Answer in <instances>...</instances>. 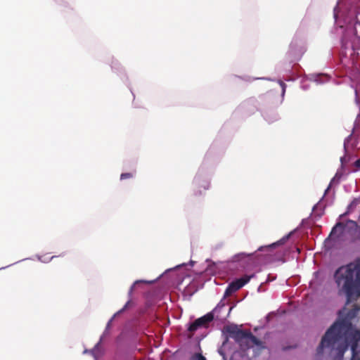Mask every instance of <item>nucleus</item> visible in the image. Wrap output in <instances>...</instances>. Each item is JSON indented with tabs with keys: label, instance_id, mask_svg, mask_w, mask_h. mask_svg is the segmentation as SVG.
<instances>
[{
	"label": "nucleus",
	"instance_id": "f257e3e1",
	"mask_svg": "<svg viewBox=\"0 0 360 360\" xmlns=\"http://www.w3.org/2000/svg\"><path fill=\"white\" fill-rule=\"evenodd\" d=\"M325 348L335 350V360H342L349 352V360H360V330L354 329L351 321L343 319L335 322L326 331L317 348L321 354Z\"/></svg>",
	"mask_w": 360,
	"mask_h": 360
},
{
	"label": "nucleus",
	"instance_id": "f03ea898",
	"mask_svg": "<svg viewBox=\"0 0 360 360\" xmlns=\"http://www.w3.org/2000/svg\"><path fill=\"white\" fill-rule=\"evenodd\" d=\"M333 277L338 293L345 294L347 302L360 297V258L340 266Z\"/></svg>",
	"mask_w": 360,
	"mask_h": 360
},
{
	"label": "nucleus",
	"instance_id": "7ed1b4c3",
	"mask_svg": "<svg viewBox=\"0 0 360 360\" xmlns=\"http://www.w3.org/2000/svg\"><path fill=\"white\" fill-rule=\"evenodd\" d=\"M224 331L243 349L254 346H257L259 349L265 348L264 343L258 340L250 331L240 330L236 325L225 326Z\"/></svg>",
	"mask_w": 360,
	"mask_h": 360
},
{
	"label": "nucleus",
	"instance_id": "20e7f679",
	"mask_svg": "<svg viewBox=\"0 0 360 360\" xmlns=\"http://www.w3.org/2000/svg\"><path fill=\"white\" fill-rule=\"evenodd\" d=\"M353 34L352 39H348L347 35L344 36L342 44L345 49H351L353 51L360 49V22L358 20L354 25Z\"/></svg>",
	"mask_w": 360,
	"mask_h": 360
},
{
	"label": "nucleus",
	"instance_id": "39448f33",
	"mask_svg": "<svg viewBox=\"0 0 360 360\" xmlns=\"http://www.w3.org/2000/svg\"><path fill=\"white\" fill-rule=\"evenodd\" d=\"M262 255L257 253V252L252 253L240 252L235 255L233 257L234 262H247L250 266H256L262 261Z\"/></svg>",
	"mask_w": 360,
	"mask_h": 360
},
{
	"label": "nucleus",
	"instance_id": "423d86ee",
	"mask_svg": "<svg viewBox=\"0 0 360 360\" xmlns=\"http://www.w3.org/2000/svg\"><path fill=\"white\" fill-rule=\"evenodd\" d=\"M214 319V314L212 312H209L202 317L195 319L192 323L190 324L188 330L191 333V336L199 328H207L210 323Z\"/></svg>",
	"mask_w": 360,
	"mask_h": 360
},
{
	"label": "nucleus",
	"instance_id": "0eeeda50",
	"mask_svg": "<svg viewBox=\"0 0 360 360\" xmlns=\"http://www.w3.org/2000/svg\"><path fill=\"white\" fill-rule=\"evenodd\" d=\"M253 274L251 276L245 275L243 277L232 281L226 289L224 296L229 297L231 295L233 292L238 291L246 283H248L250 281V278L253 277Z\"/></svg>",
	"mask_w": 360,
	"mask_h": 360
},
{
	"label": "nucleus",
	"instance_id": "6e6552de",
	"mask_svg": "<svg viewBox=\"0 0 360 360\" xmlns=\"http://www.w3.org/2000/svg\"><path fill=\"white\" fill-rule=\"evenodd\" d=\"M344 229L345 225L342 222L337 223L332 229L328 237L325 240V245H329L332 240H335L336 238H338L342 233Z\"/></svg>",
	"mask_w": 360,
	"mask_h": 360
},
{
	"label": "nucleus",
	"instance_id": "1a4fd4ad",
	"mask_svg": "<svg viewBox=\"0 0 360 360\" xmlns=\"http://www.w3.org/2000/svg\"><path fill=\"white\" fill-rule=\"evenodd\" d=\"M292 235V231H290L289 232V233L285 236V237H283V238H281L279 241H278L277 243H273L270 245H268V246H266V247H260L258 248V251H262L264 249H266V250H271L274 247L278 245H281V244H283Z\"/></svg>",
	"mask_w": 360,
	"mask_h": 360
},
{
	"label": "nucleus",
	"instance_id": "9d476101",
	"mask_svg": "<svg viewBox=\"0 0 360 360\" xmlns=\"http://www.w3.org/2000/svg\"><path fill=\"white\" fill-rule=\"evenodd\" d=\"M340 175L338 174V173L335 175V176L332 179V180L330 181V183L329 184V186H328V188H326V190L325 191V193H324V195H326V193L328 192V191L330 190L331 186L334 183H338L339 181V179H340Z\"/></svg>",
	"mask_w": 360,
	"mask_h": 360
},
{
	"label": "nucleus",
	"instance_id": "9b49d317",
	"mask_svg": "<svg viewBox=\"0 0 360 360\" xmlns=\"http://www.w3.org/2000/svg\"><path fill=\"white\" fill-rule=\"evenodd\" d=\"M146 283V281H141V280L136 281L134 283V284L131 286V288H130V289H129V290L128 294H129V297H131V295H132L133 291H134V287H135V285H136V284H138V283Z\"/></svg>",
	"mask_w": 360,
	"mask_h": 360
},
{
	"label": "nucleus",
	"instance_id": "f8f14e48",
	"mask_svg": "<svg viewBox=\"0 0 360 360\" xmlns=\"http://www.w3.org/2000/svg\"><path fill=\"white\" fill-rule=\"evenodd\" d=\"M192 360H206V358L200 353H195L193 355Z\"/></svg>",
	"mask_w": 360,
	"mask_h": 360
},
{
	"label": "nucleus",
	"instance_id": "ddd939ff",
	"mask_svg": "<svg viewBox=\"0 0 360 360\" xmlns=\"http://www.w3.org/2000/svg\"><path fill=\"white\" fill-rule=\"evenodd\" d=\"M132 177H133V174H132V173H130V172H127V173H122V174L120 175V179H121V180H124V179H129V178H132Z\"/></svg>",
	"mask_w": 360,
	"mask_h": 360
},
{
	"label": "nucleus",
	"instance_id": "4468645a",
	"mask_svg": "<svg viewBox=\"0 0 360 360\" xmlns=\"http://www.w3.org/2000/svg\"><path fill=\"white\" fill-rule=\"evenodd\" d=\"M355 96L356 102L360 104V90L358 89H355Z\"/></svg>",
	"mask_w": 360,
	"mask_h": 360
},
{
	"label": "nucleus",
	"instance_id": "2eb2a0df",
	"mask_svg": "<svg viewBox=\"0 0 360 360\" xmlns=\"http://www.w3.org/2000/svg\"><path fill=\"white\" fill-rule=\"evenodd\" d=\"M130 303H131V299H129L127 301V302L125 304V305L123 307V308L120 311V312H122V311H124V310H126L128 308Z\"/></svg>",
	"mask_w": 360,
	"mask_h": 360
},
{
	"label": "nucleus",
	"instance_id": "dca6fc26",
	"mask_svg": "<svg viewBox=\"0 0 360 360\" xmlns=\"http://www.w3.org/2000/svg\"><path fill=\"white\" fill-rule=\"evenodd\" d=\"M354 165L356 167H357L358 169L360 168V158L358 159L355 162H354Z\"/></svg>",
	"mask_w": 360,
	"mask_h": 360
},
{
	"label": "nucleus",
	"instance_id": "f3484780",
	"mask_svg": "<svg viewBox=\"0 0 360 360\" xmlns=\"http://www.w3.org/2000/svg\"><path fill=\"white\" fill-rule=\"evenodd\" d=\"M290 348H291V346H288V347H283V351H285V350H287V349H290Z\"/></svg>",
	"mask_w": 360,
	"mask_h": 360
},
{
	"label": "nucleus",
	"instance_id": "a211bd4d",
	"mask_svg": "<svg viewBox=\"0 0 360 360\" xmlns=\"http://www.w3.org/2000/svg\"><path fill=\"white\" fill-rule=\"evenodd\" d=\"M296 250H297L298 252H300V249H299L298 248H296Z\"/></svg>",
	"mask_w": 360,
	"mask_h": 360
}]
</instances>
